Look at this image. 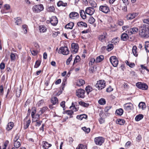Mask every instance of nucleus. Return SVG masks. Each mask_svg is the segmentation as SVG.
<instances>
[{"instance_id": "obj_40", "label": "nucleus", "mask_w": 149, "mask_h": 149, "mask_svg": "<svg viewBox=\"0 0 149 149\" xmlns=\"http://www.w3.org/2000/svg\"><path fill=\"white\" fill-rule=\"evenodd\" d=\"M143 118V115L142 114H139L136 116L135 119L136 121H139L142 119Z\"/></svg>"}, {"instance_id": "obj_48", "label": "nucleus", "mask_w": 149, "mask_h": 149, "mask_svg": "<svg viewBox=\"0 0 149 149\" xmlns=\"http://www.w3.org/2000/svg\"><path fill=\"white\" fill-rule=\"evenodd\" d=\"M95 21V19L93 17L90 16L88 20V22L91 24H93Z\"/></svg>"}, {"instance_id": "obj_11", "label": "nucleus", "mask_w": 149, "mask_h": 149, "mask_svg": "<svg viewBox=\"0 0 149 149\" xmlns=\"http://www.w3.org/2000/svg\"><path fill=\"white\" fill-rule=\"evenodd\" d=\"M124 109L128 111H130L133 108V105L131 103H128L124 105Z\"/></svg>"}, {"instance_id": "obj_1", "label": "nucleus", "mask_w": 149, "mask_h": 149, "mask_svg": "<svg viewBox=\"0 0 149 149\" xmlns=\"http://www.w3.org/2000/svg\"><path fill=\"white\" fill-rule=\"evenodd\" d=\"M138 29H129L126 31V33H124L121 36V40L123 41H126L129 38V35H131L137 32Z\"/></svg>"}, {"instance_id": "obj_17", "label": "nucleus", "mask_w": 149, "mask_h": 149, "mask_svg": "<svg viewBox=\"0 0 149 149\" xmlns=\"http://www.w3.org/2000/svg\"><path fill=\"white\" fill-rule=\"evenodd\" d=\"M77 25L78 27H86L87 25L85 22H79L77 23Z\"/></svg>"}, {"instance_id": "obj_29", "label": "nucleus", "mask_w": 149, "mask_h": 149, "mask_svg": "<svg viewBox=\"0 0 149 149\" xmlns=\"http://www.w3.org/2000/svg\"><path fill=\"white\" fill-rule=\"evenodd\" d=\"M85 81L83 79H80L79 80L77 84V85L80 86L83 85L85 84Z\"/></svg>"}, {"instance_id": "obj_54", "label": "nucleus", "mask_w": 149, "mask_h": 149, "mask_svg": "<svg viewBox=\"0 0 149 149\" xmlns=\"http://www.w3.org/2000/svg\"><path fill=\"white\" fill-rule=\"evenodd\" d=\"M73 111L72 110H68L66 111V113L70 116V118L72 117V116H72V115L73 114Z\"/></svg>"}, {"instance_id": "obj_13", "label": "nucleus", "mask_w": 149, "mask_h": 149, "mask_svg": "<svg viewBox=\"0 0 149 149\" xmlns=\"http://www.w3.org/2000/svg\"><path fill=\"white\" fill-rule=\"evenodd\" d=\"M72 51L75 53H76L77 52L79 47L78 45L77 44L73 43L71 45Z\"/></svg>"}, {"instance_id": "obj_32", "label": "nucleus", "mask_w": 149, "mask_h": 149, "mask_svg": "<svg viewBox=\"0 0 149 149\" xmlns=\"http://www.w3.org/2000/svg\"><path fill=\"white\" fill-rule=\"evenodd\" d=\"M137 47L135 46L133 47L132 48V53L133 55L135 56H137L138 55L137 52L136 50Z\"/></svg>"}, {"instance_id": "obj_12", "label": "nucleus", "mask_w": 149, "mask_h": 149, "mask_svg": "<svg viewBox=\"0 0 149 149\" xmlns=\"http://www.w3.org/2000/svg\"><path fill=\"white\" fill-rule=\"evenodd\" d=\"M94 9L91 7L86 8L85 10L86 13L90 15H92L94 13Z\"/></svg>"}, {"instance_id": "obj_24", "label": "nucleus", "mask_w": 149, "mask_h": 149, "mask_svg": "<svg viewBox=\"0 0 149 149\" xmlns=\"http://www.w3.org/2000/svg\"><path fill=\"white\" fill-rule=\"evenodd\" d=\"M14 124L13 122H10L8 123L7 127L6 128V130L9 131L12 129L13 127Z\"/></svg>"}, {"instance_id": "obj_60", "label": "nucleus", "mask_w": 149, "mask_h": 149, "mask_svg": "<svg viewBox=\"0 0 149 149\" xmlns=\"http://www.w3.org/2000/svg\"><path fill=\"white\" fill-rule=\"evenodd\" d=\"M5 67V64L3 63H1L0 64V68L1 70L3 69Z\"/></svg>"}, {"instance_id": "obj_41", "label": "nucleus", "mask_w": 149, "mask_h": 149, "mask_svg": "<svg viewBox=\"0 0 149 149\" xmlns=\"http://www.w3.org/2000/svg\"><path fill=\"white\" fill-rule=\"evenodd\" d=\"M99 103L102 105H103L105 104L106 103V100H105L103 98H102L100 99L98 101Z\"/></svg>"}, {"instance_id": "obj_27", "label": "nucleus", "mask_w": 149, "mask_h": 149, "mask_svg": "<svg viewBox=\"0 0 149 149\" xmlns=\"http://www.w3.org/2000/svg\"><path fill=\"white\" fill-rule=\"evenodd\" d=\"M79 13L81 17L83 19H85L86 18V15L84 11L83 10H80Z\"/></svg>"}, {"instance_id": "obj_63", "label": "nucleus", "mask_w": 149, "mask_h": 149, "mask_svg": "<svg viewBox=\"0 0 149 149\" xmlns=\"http://www.w3.org/2000/svg\"><path fill=\"white\" fill-rule=\"evenodd\" d=\"M59 32H54L53 33L52 36L54 37H56L59 33Z\"/></svg>"}, {"instance_id": "obj_44", "label": "nucleus", "mask_w": 149, "mask_h": 149, "mask_svg": "<svg viewBox=\"0 0 149 149\" xmlns=\"http://www.w3.org/2000/svg\"><path fill=\"white\" fill-rule=\"evenodd\" d=\"M145 49L147 52H149V42L147 41L145 42Z\"/></svg>"}, {"instance_id": "obj_38", "label": "nucleus", "mask_w": 149, "mask_h": 149, "mask_svg": "<svg viewBox=\"0 0 149 149\" xmlns=\"http://www.w3.org/2000/svg\"><path fill=\"white\" fill-rule=\"evenodd\" d=\"M125 63L127 65H128L131 68H132L135 66V64L134 63L129 62L128 61H125Z\"/></svg>"}, {"instance_id": "obj_19", "label": "nucleus", "mask_w": 149, "mask_h": 149, "mask_svg": "<svg viewBox=\"0 0 149 149\" xmlns=\"http://www.w3.org/2000/svg\"><path fill=\"white\" fill-rule=\"evenodd\" d=\"M50 23L53 26L56 25L58 23L57 18L56 17H54L50 21Z\"/></svg>"}, {"instance_id": "obj_61", "label": "nucleus", "mask_w": 149, "mask_h": 149, "mask_svg": "<svg viewBox=\"0 0 149 149\" xmlns=\"http://www.w3.org/2000/svg\"><path fill=\"white\" fill-rule=\"evenodd\" d=\"M31 53L32 54L33 56H35L36 55L38 54V52L34 50H32L31 51Z\"/></svg>"}, {"instance_id": "obj_34", "label": "nucleus", "mask_w": 149, "mask_h": 149, "mask_svg": "<svg viewBox=\"0 0 149 149\" xmlns=\"http://www.w3.org/2000/svg\"><path fill=\"white\" fill-rule=\"evenodd\" d=\"M120 39L119 38L117 37L113 38L111 41L112 43L113 44L116 45L118 43Z\"/></svg>"}, {"instance_id": "obj_35", "label": "nucleus", "mask_w": 149, "mask_h": 149, "mask_svg": "<svg viewBox=\"0 0 149 149\" xmlns=\"http://www.w3.org/2000/svg\"><path fill=\"white\" fill-rule=\"evenodd\" d=\"M47 10V11L52 12H54L55 11V9L54 7L53 6H48Z\"/></svg>"}, {"instance_id": "obj_28", "label": "nucleus", "mask_w": 149, "mask_h": 149, "mask_svg": "<svg viewBox=\"0 0 149 149\" xmlns=\"http://www.w3.org/2000/svg\"><path fill=\"white\" fill-rule=\"evenodd\" d=\"M138 106L140 109H141L142 110L144 109L146 107L145 104L142 102H140L139 103Z\"/></svg>"}, {"instance_id": "obj_22", "label": "nucleus", "mask_w": 149, "mask_h": 149, "mask_svg": "<svg viewBox=\"0 0 149 149\" xmlns=\"http://www.w3.org/2000/svg\"><path fill=\"white\" fill-rule=\"evenodd\" d=\"M22 88L20 86L19 88H17L16 89V95L17 97H19L22 92Z\"/></svg>"}, {"instance_id": "obj_23", "label": "nucleus", "mask_w": 149, "mask_h": 149, "mask_svg": "<svg viewBox=\"0 0 149 149\" xmlns=\"http://www.w3.org/2000/svg\"><path fill=\"white\" fill-rule=\"evenodd\" d=\"M116 123L117 124L122 125L125 123V121L123 119H118L116 120Z\"/></svg>"}, {"instance_id": "obj_5", "label": "nucleus", "mask_w": 149, "mask_h": 149, "mask_svg": "<svg viewBox=\"0 0 149 149\" xmlns=\"http://www.w3.org/2000/svg\"><path fill=\"white\" fill-rule=\"evenodd\" d=\"M58 52L59 54H62L64 55H67L69 54V51L67 47H62L60 48Z\"/></svg>"}, {"instance_id": "obj_7", "label": "nucleus", "mask_w": 149, "mask_h": 149, "mask_svg": "<svg viewBox=\"0 0 149 149\" xmlns=\"http://www.w3.org/2000/svg\"><path fill=\"white\" fill-rule=\"evenodd\" d=\"M136 87L138 88L143 90H146L148 88V86L144 83L138 82L136 84Z\"/></svg>"}, {"instance_id": "obj_26", "label": "nucleus", "mask_w": 149, "mask_h": 149, "mask_svg": "<svg viewBox=\"0 0 149 149\" xmlns=\"http://www.w3.org/2000/svg\"><path fill=\"white\" fill-rule=\"evenodd\" d=\"M104 59V57L102 55H100L97 57L96 62L99 63L102 61Z\"/></svg>"}, {"instance_id": "obj_15", "label": "nucleus", "mask_w": 149, "mask_h": 149, "mask_svg": "<svg viewBox=\"0 0 149 149\" xmlns=\"http://www.w3.org/2000/svg\"><path fill=\"white\" fill-rule=\"evenodd\" d=\"M107 37V33H104L103 34L100 35L98 37L99 40L102 42H104Z\"/></svg>"}, {"instance_id": "obj_59", "label": "nucleus", "mask_w": 149, "mask_h": 149, "mask_svg": "<svg viewBox=\"0 0 149 149\" xmlns=\"http://www.w3.org/2000/svg\"><path fill=\"white\" fill-rule=\"evenodd\" d=\"M0 94L1 95L3 94V87L2 85L0 86Z\"/></svg>"}, {"instance_id": "obj_2", "label": "nucleus", "mask_w": 149, "mask_h": 149, "mask_svg": "<svg viewBox=\"0 0 149 149\" xmlns=\"http://www.w3.org/2000/svg\"><path fill=\"white\" fill-rule=\"evenodd\" d=\"M139 34L142 37H149V29H139Z\"/></svg>"}, {"instance_id": "obj_21", "label": "nucleus", "mask_w": 149, "mask_h": 149, "mask_svg": "<svg viewBox=\"0 0 149 149\" xmlns=\"http://www.w3.org/2000/svg\"><path fill=\"white\" fill-rule=\"evenodd\" d=\"M87 117V116L86 114H83L79 115H77V118L79 120H81L83 119H86Z\"/></svg>"}, {"instance_id": "obj_53", "label": "nucleus", "mask_w": 149, "mask_h": 149, "mask_svg": "<svg viewBox=\"0 0 149 149\" xmlns=\"http://www.w3.org/2000/svg\"><path fill=\"white\" fill-rule=\"evenodd\" d=\"M91 6L93 8H95L97 6V3H96L93 1H91L89 2Z\"/></svg>"}, {"instance_id": "obj_9", "label": "nucleus", "mask_w": 149, "mask_h": 149, "mask_svg": "<svg viewBox=\"0 0 149 149\" xmlns=\"http://www.w3.org/2000/svg\"><path fill=\"white\" fill-rule=\"evenodd\" d=\"M94 141L96 145L101 146L104 143V139L102 137H96L94 139Z\"/></svg>"}, {"instance_id": "obj_51", "label": "nucleus", "mask_w": 149, "mask_h": 149, "mask_svg": "<svg viewBox=\"0 0 149 149\" xmlns=\"http://www.w3.org/2000/svg\"><path fill=\"white\" fill-rule=\"evenodd\" d=\"M96 62V60L94 58H91L90 59L89 65V66H91L93 65V63L95 62Z\"/></svg>"}, {"instance_id": "obj_20", "label": "nucleus", "mask_w": 149, "mask_h": 149, "mask_svg": "<svg viewBox=\"0 0 149 149\" xmlns=\"http://www.w3.org/2000/svg\"><path fill=\"white\" fill-rule=\"evenodd\" d=\"M14 21L15 24L19 25L21 24L22 19L20 17H17L14 18Z\"/></svg>"}, {"instance_id": "obj_46", "label": "nucleus", "mask_w": 149, "mask_h": 149, "mask_svg": "<svg viewBox=\"0 0 149 149\" xmlns=\"http://www.w3.org/2000/svg\"><path fill=\"white\" fill-rule=\"evenodd\" d=\"M113 48V44H109L107 46V51H110L112 50Z\"/></svg>"}, {"instance_id": "obj_39", "label": "nucleus", "mask_w": 149, "mask_h": 149, "mask_svg": "<svg viewBox=\"0 0 149 149\" xmlns=\"http://www.w3.org/2000/svg\"><path fill=\"white\" fill-rule=\"evenodd\" d=\"M80 58L79 56L78 55L76 56L74 59V61L73 64V65H74L75 63L79 62L80 61Z\"/></svg>"}, {"instance_id": "obj_42", "label": "nucleus", "mask_w": 149, "mask_h": 149, "mask_svg": "<svg viewBox=\"0 0 149 149\" xmlns=\"http://www.w3.org/2000/svg\"><path fill=\"white\" fill-rule=\"evenodd\" d=\"M57 6L59 7L61 6H67V3H64L61 1H59L57 3Z\"/></svg>"}, {"instance_id": "obj_52", "label": "nucleus", "mask_w": 149, "mask_h": 149, "mask_svg": "<svg viewBox=\"0 0 149 149\" xmlns=\"http://www.w3.org/2000/svg\"><path fill=\"white\" fill-rule=\"evenodd\" d=\"M44 104V100L42 99L39 101L37 103V105L38 107H40L42 105Z\"/></svg>"}, {"instance_id": "obj_55", "label": "nucleus", "mask_w": 149, "mask_h": 149, "mask_svg": "<svg viewBox=\"0 0 149 149\" xmlns=\"http://www.w3.org/2000/svg\"><path fill=\"white\" fill-rule=\"evenodd\" d=\"M72 55H71L67 59L66 61V63L67 65H69L72 59Z\"/></svg>"}, {"instance_id": "obj_14", "label": "nucleus", "mask_w": 149, "mask_h": 149, "mask_svg": "<svg viewBox=\"0 0 149 149\" xmlns=\"http://www.w3.org/2000/svg\"><path fill=\"white\" fill-rule=\"evenodd\" d=\"M79 14L78 13L74 12L70 13L69 15V17L73 19H76L79 17Z\"/></svg>"}, {"instance_id": "obj_31", "label": "nucleus", "mask_w": 149, "mask_h": 149, "mask_svg": "<svg viewBox=\"0 0 149 149\" xmlns=\"http://www.w3.org/2000/svg\"><path fill=\"white\" fill-rule=\"evenodd\" d=\"M93 90L92 87L90 86H88L85 88V90L87 94H88L90 92L92 91Z\"/></svg>"}, {"instance_id": "obj_62", "label": "nucleus", "mask_w": 149, "mask_h": 149, "mask_svg": "<svg viewBox=\"0 0 149 149\" xmlns=\"http://www.w3.org/2000/svg\"><path fill=\"white\" fill-rule=\"evenodd\" d=\"M113 89L111 88V86H109L106 89L107 92H110L112 91Z\"/></svg>"}, {"instance_id": "obj_49", "label": "nucleus", "mask_w": 149, "mask_h": 149, "mask_svg": "<svg viewBox=\"0 0 149 149\" xmlns=\"http://www.w3.org/2000/svg\"><path fill=\"white\" fill-rule=\"evenodd\" d=\"M79 105L85 107H88L89 105L88 104L85 103L82 101H80L79 102Z\"/></svg>"}, {"instance_id": "obj_47", "label": "nucleus", "mask_w": 149, "mask_h": 149, "mask_svg": "<svg viewBox=\"0 0 149 149\" xmlns=\"http://www.w3.org/2000/svg\"><path fill=\"white\" fill-rule=\"evenodd\" d=\"M81 129L82 130L86 133H88L90 131V128H86L85 127H83Z\"/></svg>"}, {"instance_id": "obj_37", "label": "nucleus", "mask_w": 149, "mask_h": 149, "mask_svg": "<svg viewBox=\"0 0 149 149\" xmlns=\"http://www.w3.org/2000/svg\"><path fill=\"white\" fill-rule=\"evenodd\" d=\"M31 123V120H28L27 121L24 123V129H26L29 126Z\"/></svg>"}, {"instance_id": "obj_6", "label": "nucleus", "mask_w": 149, "mask_h": 149, "mask_svg": "<svg viewBox=\"0 0 149 149\" xmlns=\"http://www.w3.org/2000/svg\"><path fill=\"white\" fill-rule=\"evenodd\" d=\"M95 86L99 90L102 89L105 86V82L104 80H100L97 81Z\"/></svg>"}, {"instance_id": "obj_30", "label": "nucleus", "mask_w": 149, "mask_h": 149, "mask_svg": "<svg viewBox=\"0 0 149 149\" xmlns=\"http://www.w3.org/2000/svg\"><path fill=\"white\" fill-rule=\"evenodd\" d=\"M123 111L122 109L120 108L116 110V113L119 116H121L123 113Z\"/></svg>"}, {"instance_id": "obj_64", "label": "nucleus", "mask_w": 149, "mask_h": 149, "mask_svg": "<svg viewBox=\"0 0 149 149\" xmlns=\"http://www.w3.org/2000/svg\"><path fill=\"white\" fill-rule=\"evenodd\" d=\"M42 123V121H36V123L35 125L36 126H39Z\"/></svg>"}, {"instance_id": "obj_57", "label": "nucleus", "mask_w": 149, "mask_h": 149, "mask_svg": "<svg viewBox=\"0 0 149 149\" xmlns=\"http://www.w3.org/2000/svg\"><path fill=\"white\" fill-rule=\"evenodd\" d=\"M86 146L82 144H80L79 145L78 147L76 148V149H85Z\"/></svg>"}, {"instance_id": "obj_8", "label": "nucleus", "mask_w": 149, "mask_h": 149, "mask_svg": "<svg viewBox=\"0 0 149 149\" xmlns=\"http://www.w3.org/2000/svg\"><path fill=\"white\" fill-rule=\"evenodd\" d=\"M85 93V91L84 90L81 89H78L76 91V95L78 97L81 98L84 97Z\"/></svg>"}, {"instance_id": "obj_43", "label": "nucleus", "mask_w": 149, "mask_h": 149, "mask_svg": "<svg viewBox=\"0 0 149 149\" xmlns=\"http://www.w3.org/2000/svg\"><path fill=\"white\" fill-rule=\"evenodd\" d=\"M21 141H18L14 142V143L15 147L17 148L19 147L21 145Z\"/></svg>"}, {"instance_id": "obj_45", "label": "nucleus", "mask_w": 149, "mask_h": 149, "mask_svg": "<svg viewBox=\"0 0 149 149\" xmlns=\"http://www.w3.org/2000/svg\"><path fill=\"white\" fill-rule=\"evenodd\" d=\"M16 54L14 53L13 52L11 53L10 54V58L11 61H13L15 60L16 58Z\"/></svg>"}, {"instance_id": "obj_33", "label": "nucleus", "mask_w": 149, "mask_h": 149, "mask_svg": "<svg viewBox=\"0 0 149 149\" xmlns=\"http://www.w3.org/2000/svg\"><path fill=\"white\" fill-rule=\"evenodd\" d=\"M48 108L47 107H45L40 109V110L39 111V114H42Z\"/></svg>"}, {"instance_id": "obj_36", "label": "nucleus", "mask_w": 149, "mask_h": 149, "mask_svg": "<svg viewBox=\"0 0 149 149\" xmlns=\"http://www.w3.org/2000/svg\"><path fill=\"white\" fill-rule=\"evenodd\" d=\"M74 26V23L73 22H70L65 26V28H73Z\"/></svg>"}, {"instance_id": "obj_50", "label": "nucleus", "mask_w": 149, "mask_h": 149, "mask_svg": "<svg viewBox=\"0 0 149 149\" xmlns=\"http://www.w3.org/2000/svg\"><path fill=\"white\" fill-rule=\"evenodd\" d=\"M27 31V29H20V33L21 34H26Z\"/></svg>"}, {"instance_id": "obj_56", "label": "nucleus", "mask_w": 149, "mask_h": 149, "mask_svg": "<svg viewBox=\"0 0 149 149\" xmlns=\"http://www.w3.org/2000/svg\"><path fill=\"white\" fill-rule=\"evenodd\" d=\"M19 136L18 134H17L14 139V142L16 141H21V140L19 139Z\"/></svg>"}, {"instance_id": "obj_18", "label": "nucleus", "mask_w": 149, "mask_h": 149, "mask_svg": "<svg viewBox=\"0 0 149 149\" xmlns=\"http://www.w3.org/2000/svg\"><path fill=\"white\" fill-rule=\"evenodd\" d=\"M42 145L43 148L45 149H47L52 146L51 144L49 143L46 141H43L42 142Z\"/></svg>"}, {"instance_id": "obj_4", "label": "nucleus", "mask_w": 149, "mask_h": 149, "mask_svg": "<svg viewBox=\"0 0 149 149\" xmlns=\"http://www.w3.org/2000/svg\"><path fill=\"white\" fill-rule=\"evenodd\" d=\"M99 10L105 14H107L110 12L109 7L106 4L100 6Z\"/></svg>"}, {"instance_id": "obj_10", "label": "nucleus", "mask_w": 149, "mask_h": 149, "mask_svg": "<svg viewBox=\"0 0 149 149\" xmlns=\"http://www.w3.org/2000/svg\"><path fill=\"white\" fill-rule=\"evenodd\" d=\"M110 61L113 66L116 67L118 63V61L115 56H112L110 58Z\"/></svg>"}, {"instance_id": "obj_3", "label": "nucleus", "mask_w": 149, "mask_h": 149, "mask_svg": "<svg viewBox=\"0 0 149 149\" xmlns=\"http://www.w3.org/2000/svg\"><path fill=\"white\" fill-rule=\"evenodd\" d=\"M44 9V7L42 4L35 5L32 8L33 12L35 13H40Z\"/></svg>"}, {"instance_id": "obj_16", "label": "nucleus", "mask_w": 149, "mask_h": 149, "mask_svg": "<svg viewBox=\"0 0 149 149\" xmlns=\"http://www.w3.org/2000/svg\"><path fill=\"white\" fill-rule=\"evenodd\" d=\"M137 15L136 13L129 14L127 15L126 18L127 19L131 20L134 19Z\"/></svg>"}, {"instance_id": "obj_58", "label": "nucleus", "mask_w": 149, "mask_h": 149, "mask_svg": "<svg viewBox=\"0 0 149 149\" xmlns=\"http://www.w3.org/2000/svg\"><path fill=\"white\" fill-rule=\"evenodd\" d=\"M40 62L39 61H37L35 63V65H34V68H38L40 65Z\"/></svg>"}, {"instance_id": "obj_25", "label": "nucleus", "mask_w": 149, "mask_h": 149, "mask_svg": "<svg viewBox=\"0 0 149 149\" xmlns=\"http://www.w3.org/2000/svg\"><path fill=\"white\" fill-rule=\"evenodd\" d=\"M58 100L57 98L56 97H54L52 98L51 99V102L53 104H55L58 103Z\"/></svg>"}]
</instances>
